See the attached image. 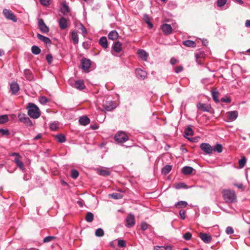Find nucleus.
Here are the masks:
<instances>
[{"label": "nucleus", "instance_id": "nucleus-1", "mask_svg": "<svg viewBox=\"0 0 250 250\" xmlns=\"http://www.w3.org/2000/svg\"><path fill=\"white\" fill-rule=\"evenodd\" d=\"M26 109L28 116L31 118L37 119L41 115L39 108L33 103H28Z\"/></svg>", "mask_w": 250, "mask_h": 250}, {"label": "nucleus", "instance_id": "nucleus-2", "mask_svg": "<svg viewBox=\"0 0 250 250\" xmlns=\"http://www.w3.org/2000/svg\"><path fill=\"white\" fill-rule=\"evenodd\" d=\"M224 200L227 203H232L236 201V195L233 190L224 189L222 192Z\"/></svg>", "mask_w": 250, "mask_h": 250}, {"label": "nucleus", "instance_id": "nucleus-3", "mask_svg": "<svg viewBox=\"0 0 250 250\" xmlns=\"http://www.w3.org/2000/svg\"><path fill=\"white\" fill-rule=\"evenodd\" d=\"M114 139L119 143H123L129 139L127 135L123 131H119L114 136Z\"/></svg>", "mask_w": 250, "mask_h": 250}, {"label": "nucleus", "instance_id": "nucleus-4", "mask_svg": "<svg viewBox=\"0 0 250 250\" xmlns=\"http://www.w3.org/2000/svg\"><path fill=\"white\" fill-rule=\"evenodd\" d=\"M2 13L5 18L9 20H11L14 22H16L17 19L14 14L10 10L4 9Z\"/></svg>", "mask_w": 250, "mask_h": 250}, {"label": "nucleus", "instance_id": "nucleus-5", "mask_svg": "<svg viewBox=\"0 0 250 250\" xmlns=\"http://www.w3.org/2000/svg\"><path fill=\"white\" fill-rule=\"evenodd\" d=\"M18 117L20 122L25 124L26 125L30 126L33 125L32 121L25 114L19 113Z\"/></svg>", "mask_w": 250, "mask_h": 250}, {"label": "nucleus", "instance_id": "nucleus-6", "mask_svg": "<svg viewBox=\"0 0 250 250\" xmlns=\"http://www.w3.org/2000/svg\"><path fill=\"white\" fill-rule=\"evenodd\" d=\"M197 107L204 112H211L212 109L210 104L201 103L197 104Z\"/></svg>", "mask_w": 250, "mask_h": 250}, {"label": "nucleus", "instance_id": "nucleus-7", "mask_svg": "<svg viewBox=\"0 0 250 250\" xmlns=\"http://www.w3.org/2000/svg\"><path fill=\"white\" fill-rule=\"evenodd\" d=\"M200 148L206 154H211L213 152V147L208 143L201 144Z\"/></svg>", "mask_w": 250, "mask_h": 250}, {"label": "nucleus", "instance_id": "nucleus-8", "mask_svg": "<svg viewBox=\"0 0 250 250\" xmlns=\"http://www.w3.org/2000/svg\"><path fill=\"white\" fill-rule=\"evenodd\" d=\"M126 222V226L128 228L132 227L135 224V219L134 215L132 214H129L125 219Z\"/></svg>", "mask_w": 250, "mask_h": 250}, {"label": "nucleus", "instance_id": "nucleus-9", "mask_svg": "<svg viewBox=\"0 0 250 250\" xmlns=\"http://www.w3.org/2000/svg\"><path fill=\"white\" fill-rule=\"evenodd\" d=\"M38 27L41 31L43 33H47L49 32L48 27L45 24L43 20L42 19L38 21Z\"/></svg>", "mask_w": 250, "mask_h": 250}, {"label": "nucleus", "instance_id": "nucleus-10", "mask_svg": "<svg viewBox=\"0 0 250 250\" xmlns=\"http://www.w3.org/2000/svg\"><path fill=\"white\" fill-rule=\"evenodd\" d=\"M103 107L105 110L111 111L114 109L116 106L113 101H108L104 103Z\"/></svg>", "mask_w": 250, "mask_h": 250}, {"label": "nucleus", "instance_id": "nucleus-11", "mask_svg": "<svg viewBox=\"0 0 250 250\" xmlns=\"http://www.w3.org/2000/svg\"><path fill=\"white\" fill-rule=\"evenodd\" d=\"M81 63L82 68L84 71L88 70L91 64L90 60L87 59H82Z\"/></svg>", "mask_w": 250, "mask_h": 250}, {"label": "nucleus", "instance_id": "nucleus-12", "mask_svg": "<svg viewBox=\"0 0 250 250\" xmlns=\"http://www.w3.org/2000/svg\"><path fill=\"white\" fill-rule=\"evenodd\" d=\"M226 114L228 119L230 121H234L237 119L238 116V112L235 110L228 112Z\"/></svg>", "mask_w": 250, "mask_h": 250}, {"label": "nucleus", "instance_id": "nucleus-13", "mask_svg": "<svg viewBox=\"0 0 250 250\" xmlns=\"http://www.w3.org/2000/svg\"><path fill=\"white\" fill-rule=\"evenodd\" d=\"M161 29L165 35H169L171 33L172 29L170 25L165 23L161 26Z\"/></svg>", "mask_w": 250, "mask_h": 250}, {"label": "nucleus", "instance_id": "nucleus-14", "mask_svg": "<svg viewBox=\"0 0 250 250\" xmlns=\"http://www.w3.org/2000/svg\"><path fill=\"white\" fill-rule=\"evenodd\" d=\"M200 238L206 243H209L211 240V237L210 235L204 233H200Z\"/></svg>", "mask_w": 250, "mask_h": 250}, {"label": "nucleus", "instance_id": "nucleus-15", "mask_svg": "<svg viewBox=\"0 0 250 250\" xmlns=\"http://www.w3.org/2000/svg\"><path fill=\"white\" fill-rule=\"evenodd\" d=\"M20 90V86L16 82H12L10 84V90L13 95L16 94Z\"/></svg>", "mask_w": 250, "mask_h": 250}, {"label": "nucleus", "instance_id": "nucleus-16", "mask_svg": "<svg viewBox=\"0 0 250 250\" xmlns=\"http://www.w3.org/2000/svg\"><path fill=\"white\" fill-rule=\"evenodd\" d=\"M112 49L116 53L121 52L122 50V43L119 41L115 42L113 44Z\"/></svg>", "mask_w": 250, "mask_h": 250}, {"label": "nucleus", "instance_id": "nucleus-17", "mask_svg": "<svg viewBox=\"0 0 250 250\" xmlns=\"http://www.w3.org/2000/svg\"><path fill=\"white\" fill-rule=\"evenodd\" d=\"M137 77L141 79H144L146 76V72L140 68L136 69Z\"/></svg>", "mask_w": 250, "mask_h": 250}, {"label": "nucleus", "instance_id": "nucleus-18", "mask_svg": "<svg viewBox=\"0 0 250 250\" xmlns=\"http://www.w3.org/2000/svg\"><path fill=\"white\" fill-rule=\"evenodd\" d=\"M37 37L39 40L42 41L44 43L46 44H50L51 43V40L48 37H45L39 33L37 34Z\"/></svg>", "mask_w": 250, "mask_h": 250}, {"label": "nucleus", "instance_id": "nucleus-19", "mask_svg": "<svg viewBox=\"0 0 250 250\" xmlns=\"http://www.w3.org/2000/svg\"><path fill=\"white\" fill-rule=\"evenodd\" d=\"M59 24L61 29H65L67 26V20L65 18L62 17L59 21Z\"/></svg>", "mask_w": 250, "mask_h": 250}, {"label": "nucleus", "instance_id": "nucleus-20", "mask_svg": "<svg viewBox=\"0 0 250 250\" xmlns=\"http://www.w3.org/2000/svg\"><path fill=\"white\" fill-rule=\"evenodd\" d=\"M71 39L75 44H77L79 42V37L77 31L74 30L72 31L70 34Z\"/></svg>", "mask_w": 250, "mask_h": 250}, {"label": "nucleus", "instance_id": "nucleus-21", "mask_svg": "<svg viewBox=\"0 0 250 250\" xmlns=\"http://www.w3.org/2000/svg\"><path fill=\"white\" fill-rule=\"evenodd\" d=\"M74 86L80 90L83 89L85 88L84 84L82 80L76 81L74 83Z\"/></svg>", "mask_w": 250, "mask_h": 250}, {"label": "nucleus", "instance_id": "nucleus-22", "mask_svg": "<svg viewBox=\"0 0 250 250\" xmlns=\"http://www.w3.org/2000/svg\"><path fill=\"white\" fill-rule=\"evenodd\" d=\"M137 53L143 61H146L148 57V54L144 50L139 49Z\"/></svg>", "mask_w": 250, "mask_h": 250}, {"label": "nucleus", "instance_id": "nucleus-23", "mask_svg": "<svg viewBox=\"0 0 250 250\" xmlns=\"http://www.w3.org/2000/svg\"><path fill=\"white\" fill-rule=\"evenodd\" d=\"M79 123L83 125H86L90 123V120L87 116H83L80 118Z\"/></svg>", "mask_w": 250, "mask_h": 250}, {"label": "nucleus", "instance_id": "nucleus-24", "mask_svg": "<svg viewBox=\"0 0 250 250\" xmlns=\"http://www.w3.org/2000/svg\"><path fill=\"white\" fill-rule=\"evenodd\" d=\"M119 35L116 30H112L109 32L108 35L109 39L114 41L118 38Z\"/></svg>", "mask_w": 250, "mask_h": 250}, {"label": "nucleus", "instance_id": "nucleus-25", "mask_svg": "<svg viewBox=\"0 0 250 250\" xmlns=\"http://www.w3.org/2000/svg\"><path fill=\"white\" fill-rule=\"evenodd\" d=\"M24 75L26 79L28 81H32L34 79L32 72L29 69L24 70Z\"/></svg>", "mask_w": 250, "mask_h": 250}, {"label": "nucleus", "instance_id": "nucleus-26", "mask_svg": "<svg viewBox=\"0 0 250 250\" xmlns=\"http://www.w3.org/2000/svg\"><path fill=\"white\" fill-rule=\"evenodd\" d=\"M100 44L104 48H106L108 47V43L106 38L105 37H102L99 40Z\"/></svg>", "mask_w": 250, "mask_h": 250}, {"label": "nucleus", "instance_id": "nucleus-27", "mask_svg": "<svg viewBox=\"0 0 250 250\" xmlns=\"http://www.w3.org/2000/svg\"><path fill=\"white\" fill-rule=\"evenodd\" d=\"M193 170V168L191 167L186 166L182 168V172L186 175L190 174Z\"/></svg>", "mask_w": 250, "mask_h": 250}, {"label": "nucleus", "instance_id": "nucleus-28", "mask_svg": "<svg viewBox=\"0 0 250 250\" xmlns=\"http://www.w3.org/2000/svg\"><path fill=\"white\" fill-rule=\"evenodd\" d=\"M70 9L69 6L66 4L65 2L62 3V7L61 8V12L63 14H66L69 13Z\"/></svg>", "mask_w": 250, "mask_h": 250}, {"label": "nucleus", "instance_id": "nucleus-29", "mask_svg": "<svg viewBox=\"0 0 250 250\" xmlns=\"http://www.w3.org/2000/svg\"><path fill=\"white\" fill-rule=\"evenodd\" d=\"M14 162L16 164L17 166L22 171L25 169L23 163L20 160V158L18 157L15 158L14 159Z\"/></svg>", "mask_w": 250, "mask_h": 250}, {"label": "nucleus", "instance_id": "nucleus-30", "mask_svg": "<svg viewBox=\"0 0 250 250\" xmlns=\"http://www.w3.org/2000/svg\"><path fill=\"white\" fill-rule=\"evenodd\" d=\"M184 45L188 47H195L196 43L195 42L191 40H186L183 42Z\"/></svg>", "mask_w": 250, "mask_h": 250}, {"label": "nucleus", "instance_id": "nucleus-31", "mask_svg": "<svg viewBox=\"0 0 250 250\" xmlns=\"http://www.w3.org/2000/svg\"><path fill=\"white\" fill-rule=\"evenodd\" d=\"M172 169V166L170 165H166L162 169V173L166 175L168 174Z\"/></svg>", "mask_w": 250, "mask_h": 250}, {"label": "nucleus", "instance_id": "nucleus-32", "mask_svg": "<svg viewBox=\"0 0 250 250\" xmlns=\"http://www.w3.org/2000/svg\"><path fill=\"white\" fill-rule=\"evenodd\" d=\"M193 135V131L192 128L190 127H188L185 130V135L184 136L188 139L189 138L188 137V136H192Z\"/></svg>", "mask_w": 250, "mask_h": 250}, {"label": "nucleus", "instance_id": "nucleus-33", "mask_svg": "<svg viewBox=\"0 0 250 250\" xmlns=\"http://www.w3.org/2000/svg\"><path fill=\"white\" fill-rule=\"evenodd\" d=\"M32 53L35 55H38L41 53V49L36 45H33L31 47Z\"/></svg>", "mask_w": 250, "mask_h": 250}, {"label": "nucleus", "instance_id": "nucleus-34", "mask_svg": "<svg viewBox=\"0 0 250 250\" xmlns=\"http://www.w3.org/2000/svg\"><path fill=\"white\" fill-rule=\"evenodd\" d=\"M94 219L93 214L90 212H88L85 216V220L87 222H91Z\"/></svg>", "mask_w": 250, "mask_h": 250}, {"label": "nucleus", "instance_id": "nucleus-35", "mask_svg": "<svg viewBox=\"0 0 250 250\" xmlns=\"http://www.w3.org/2000/svg\"><path fill=\"white\" fill-rule=\"evenodd\" d=\"M174 187L176 189L187 188H188L187 185L186 184H185L184 183H182V182L175 184L174 186Z\"/></svg>", "mask_w": 250, "mask_h": 250}, {"label": "nucleus", "instance_id": "nucleus-36", "mask_svg": "<svg viewBox=\"0 0 250 250\" xmlns=\"http://www.w3.org/2000/svg\"><path fill=\"white\" fill-rule=\"evenodd\" d=\"M98 173L102 176H108L110 174V172L107 169H100L98 171Z\"/></svg>", "mask_w": 250, "mask_h": 250}, {"label": "nucleus", "instance_id": "nucleus-37", "mask_svg": "<svg viewBox=\"0 0 250 250\" xmlns=\"http://www.w3.org/2000/svg\"><path fill=\"white\" fill-rule=\"evenodd\" d=\"M219 95V94L218 91H216L215 90H213L212 91V96L213 99L216 103H218L219 102L218 98Z\"/></svg>", "mask_w": 250, "mask_h": 250}, {"label": "nucleus", "instance_id": "nucleus-38", "mask_svg": "<svg viewBox=\"0 0 250 250\" xmlns=\"http://www.w3.org/2000/svg\"><path fill=\"white\" fill-rule=\"evenodd\" d=\"M223 147L221 144H217L215 145V146L213 148V151H216L218 153H221L222 152Z\"/></svg>", "mask_w": 250, "mask_h": 250}, {"label": "nucleus", "instance_id": "nucleus-39", "mask_svg": "<svg viewBox=\"0 0 250 250\" xmlns=\"http://www.w3.org/2000/svg\"><path fill=\"white\" fill-rule=\"evenodd\" d=\"M57 141L61 143H63L65 141V137L61 134H58L56 136Z\"/></svg>", "mask_w": 250, "mask_h": 250}, {"label": "nucleus", "instance_id": "nucleus-40", "mask_svg": "<svg viewBox=\"0 0 250 250\" xmlns=\"http://www.w3.org/2000/svg\"><path fill=\"white\" fill-rule=\"evenodd\" d=\"M154 250H171L172 247L170 245L166 247L156 246L154 249Z\"/></svg>", "mask_w": 250, "mask_h": 250}, {"label": "nucleus", "instance_id": "nucleus-41", "mask_svg": "<svg viewBox=\"0 0 250 250\" xmlns=\"http://www.w3.org/2000/svg\"><path fill=\"white\" fill-rule=\"evenodd\" d=\"M246 161V158L244 156L242 157V158L239 160L238 163L239 165V167L240 168H243L245 166Z\"/></svg>", "mask_w": 250, "mask_h": 250}, {"label": "nucleus", "instance_id": "nucleus-42", "mask_svg": "<svg viewBox=\"0 0 250 250\" xmlns=\"http://www.w3.org/2000/svg\"><path fill=\"white\" fill-rule=\"evenodd\" d=\"M8 121V117L7 115L0 116V124H5Z\"/></svg>", "mask_w": 250, "mask_h": 250}, {"label": "nucleus", "instance_id": "nucleus-43", "mask_svg": "<svg viewBox=\"0 0 250 250\" xmlns=\"http://www.w3.org/2000/svg\"><path fill=\"white\" fill-rule=\"evenodd\" d=\"M95 235L98 237H102L104 235V231L101 228H99L96 230Z\"/></svg>", "mask_w": 250, "mask_h": 250}, {"label": "nucleus", "instance_id": "nucleus-44", "mask_svg": "<svg viewBox=\"0 0 250 250\" xmlns=\"http://www.w3.org/2000/svg\"><path fill=\"white\" fill-rule=\"evenodd\" d=\"M50 128L51 130L56 131L58 128V122L52 123L50 124Z\"/></svg>", "mask_w": 250, "mask_h": 250}, {"label": "nucleus", "instance_id": "nucleus-45", "mask_svg": "<svg viewBox=\"0 0 250 250\" xmlns=\"http://www.w3.org/2000/svg\"><path fill=\"white\" fill-rule=\"evenodd\" d=\"M79 176V172L75 169L71 170V176L73 179H76Z\"/></svg>", "mask_w": 250, "mask_h": 250}, {"label": "nucleus", "instance_id": "nucleus-46", "mask_svg": "<svg viewBox=\"0 0 250 250\" xmlns=\"http://www.w3.org/2000/svg\"><path fill=\"white\" fill-rule=\"evenodd\" d=\"M56 238V237L55 236H46L45 237L43 240V242L44 243H47V242H50L52 240H53L54 239H55Z\"/></svg>", "mask_w": 250, "mask_h": 250}, {"label": "nucleus", "instance_id": "nucleus-47", "mask_svg": "<svg viewBox=\"0 0 250 250\" xmlns=\"http://www.w3.org/2000/svg\"><path fill=\"white\" fill-rule=\"evenodd\" d=\"M188 205V203L186 201H181L178 202L175 205V207H177L178 206H180L181 207H186Z\"/></svg>", "mask_w": 250, "mask_h": 250}, {"label": "nucleus", "instance_id": "nucleus-48", "mask_svg": "<svg viewBox=\"0 0 250 250\" xmlns=\"http://www.w3.org/2000/svg\"><path fill=\"white\" fill-rule=\"evenodd\" d=\"M80 29L82 31V33L83 36H85L87 34V31L86 28L84 26V25L81 23L80 24Z\"/></svg>", "mask_w": 250, "mask_h": 250}, {"label": "nucleus", "instance_id": "nucleus-49", "mask_svg": "<svg viewBox=\"0 0 250 250\" xmlns=\"http://www.w3.org/2000/svg\"><path fill=\"white\" fill-rule=\"evenodd\" d=\"M39 102L42 104H46L48 102V99L44 96H42L39 99Z\"/></svg>", "mask_w": 250, "mask_h": 250}, {"label": "nucleus", "instance_id": "nucleus-50", "mask_svg": "<svg viewBox=\"0 0 250 250\" xmlns=\"http://www.w3.org/2000/svg\"><path fill=\"white\" fill-rule=\"evenodd\" d=\"M46 61L49 64H50L53 61V56L51 54H47L46 56Z\"/></svg>", "mask_w": 250, "mask_h": 250}, {"label": "nucleus", "instance_id": "nucleus-51", "mask_svg": "<svg viewBox=\"0 0 250 250\" xmlns=\"http://www.w3.org/2000/svg\"><path fill=\"white\" fill-rule=\"evenodd\" d=\"M227 0H217V4L218 6L222 7L226 3Z\"/></svg>", "mask_w": 250, "mask_h": 250}, {"label": "nucleus", "instance_id": "nucleus-52", "mask_svg": "<svg viewBox=\"0 0 250 250\" xmlns=\"http://www.w3.org/2000/svg\"><path fill=\"white\" fill-rule=\"evenodd\" d=\"M118 245L121 248L125 247L126 246L125 242L123 240H119L118 241Z\"/></svg>", "mask_w": 250, "mask_h": 250}, {"label": "nucleus", "instance_id": "nucleus-53", "mask_svg": "<svg viewBox=\"0 0 250 250\" xmlns=\"http://www.w3.org/2000/svg\"><path fill=\"white\" fill-rule=\"evenodd\" d=\"M111 196L115 199H120L122 197V195L118 193H113L112 194H111Z\"/></svg>", "mask_w": 250, "mask_h": 250}, {"label": "nucleus", "instance_id": "nucleus-54", "mask_svg": "<svg viewBox=\"0 0 250 250\" xmlns=\"http://www.w3.org/2000/svg\"><path fill=\"white\" fill-rule=\"evenodd\" d=\"M0 133L2 135H8L9 134V131L7 129H0Z\"/></svg>", "mask_w": 250, "mask_h": 250}, {"label": "nucleus", "instance_id": "nucleus-55", "mask_svg": "<svg viewBox=\"0 0 250 250\" xmlns=\"http://www.w3.org/2000/svg\"><path fill=\"white\" fill-rule=\"evenodd\" d=\"M192 236L191 234L189 232H186L183 236L184 238L186 240H189L191 239Z\"/></svg>", "mask_w": 250, "mask_h": 250}, {"label": "nucleus", "instance_id": "nucleus-56", "mask_svg": "<svg viewBox=\"0 0 250 250\" xmlns=\"http://www.w3.org/2000/svg\"><path fill=\"white\" fill-rule=\"evenodd\" d=\"M226 232L227 234H231L234 232V230L232 227H228L226 228Z\"/></svg>", "mask_w": 250, "mask_h": 250}, {"label": "nucleus", "instance_id": "nucleus-57", "mask_svg": "<svg viewBox=\"0 0 250 250\" xmlns=\"http://www.w3.org/2000/svg\"><path fill=\"white\" fill-rule=\"evenodd\" d=\"M141 228L143 230H146L148 228V224L146 222H143L141 224Z\"/></svg>", "mask_w": 250, "mask_h": 250}, {"label": "nucleus", "instance_id": "nucleus-58", "mask_svg": "<svg viewBox=\"0 0 250 250\" xmlns=\"http://www.w3.org/2000/svg\"><path fill=\"white\" fill-rule=\"evenodd\" d=\"M183 70V67L182 66H177L175 67V72L176 73H179L180 72L182 71Z\"/></svg>", "mask_w": 250, "mask_h": 250}, {"label": "nucleus", "instance_id": "nucleus-59", "mask_svg": "<svg viewBox=\"0 0 250 250\" xmlns=\"http://www.w3.org/2000/svg\"><path fill=\"white\" fill-rule=\"evenodd\" d=\"M41 3L45 6H47L49 5V0H40Z\"/></svg>", "mask_w": 250, "mask_h": 250}, {"label": "nucleus", "instance_id": "nucleus-60", "mask_svg": "<svg viewBox=\"0 0 250 250\" xmlns=\"http://www.w3.org/2000/svg\"><path fill=\"white\" fill-rule=\"evenodd\" d=\"M203 56V55L202 54H196V62L199 64H202V61L201 60H199V59L201 58Z\"/></svg>", "mask_w": 250, "mask_h": 250}, {"label": "nucleus", "instance_id": "nucleus-61", "mask_svg": "<svg viewBox=\"0 0 250 250\" xmlns=\"http://www.w3.org/2000/svg\"><path fill=\"white\" fill-rule=\"evenodd\" d=\"M185 213V211L184 210H181L179 211V214L181 217V218L183 220H184L186 218Z\"/></svg>", "mask_w": 250, "mask_h": 250}, {"label": "nucleus", "instance_id": "nucleus-62", "mask_svg": "<svg viewBox=\"0 0 250 250\" xmlns=\"http://www.w3.org/2000/svg\"><path fill=\"white\" fill-rule=\"evenodd\" d=\"M144 20L145 21L146 23L150 22V18L149 17V16L148 15H147V14L144 15Z\"/></svg>", "mask_w": 250, "mask_h": 250}, {"label": "nucleus", "instance_id": "nucleus-63", "mask_svg": "<svg viewBox=\"0 0 250 250\" xmlns=\"http://www.w3.org/2000/svg\"><path fill=\"white\" fill-rule=\"evenodd\" d=\"M221 101L227 103H229L231 102V100L229 98H222Z\"/></svg>", "mask_w": 250, "mask_h": 250}, {"label": "nucleus", "instance_id": "nucleus-64", "mask_svg": "<svg viewBox=\"0 0 250 250\" xmlns=\"http://www.w3.org/2000/svg\"><path fill=\"white\" fill-rule=\"evenodd\" d=\"M177 62H178V60L174 58H171V59L170 60V62L172 65L175 64Z\"/></svg>", "mask_w": 250, "mask_h": 250}]
</instances>
